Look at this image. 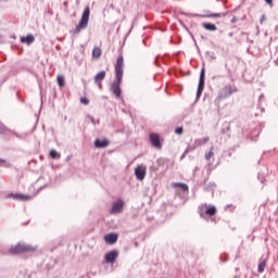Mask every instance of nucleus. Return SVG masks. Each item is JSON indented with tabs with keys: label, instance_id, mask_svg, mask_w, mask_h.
<instances>
[{
	"label": "nucleus",
	"instance_id": "nucleus-1",
	"mask_svg": "<svg viewBox=\"0 0 278 278\" xmlns=\"http://www.w3.org/2000/svg\"><path fill=\"white\" fill-rule=\"evenodd\" d=\"M125 66V59L123 55H119L117 58L116 64H115V77L116 80L112 84V92L117 97V99H121V84H123V67Z\"/></svg>",
	"mask_w": 278,
	"mask_h": 278
},
{
	"label": "nucleus",
	"instance_id": "nucleus-2",
	"mask_svg": "<svg viewBox=\"0 0 278 278\" xmlns=\"http://www.w3.org/2000/svg\"><path fill=\"white\" fill-rule=\"evenodd\" d=\"M36 247L28 245L25 243H17L14 247H11L9 253L11 255H21V253H34L36 251Z\"/></svg>",
	"mask_w": 278,
	"mask_h": 278
},
{
	"label": "nucleus",
	"instance_id": "nucleus-3",
	"mask_svg": "<svg viewBox=\"0 0 278 278\" xmlns=\"http://www.w3.org/2000/svg\"><path fill=\"white\" fill-rule=\"evenodd\" d=\"M88 21H90V7L85 8V10L83 12V16H81L78 25L74 29V34H79V31H81V29H86L88 27Z\"/></svg>",
	"mask_w": 278,
	"mask_h": 278
},
{
	"label": "nucleus",
	"instance_id": "nucleus-4",
	"mask_svg": "<svg viewBox=\"0 0 278 278\" xmlns=\"http://www.w3.org/2000/svg\"><path fill=\"white\" fill-rule=\"evenodd\" d=\"M233 92H238V89L231 87V85L225 86L218 93V99H227V97H231Z\"/></svg>",
	"mask_w": 278,
	"mask_h": 278
},
{
	"label": "nucleus",
	"instance_id": "nucleus-5",
	"mask_svg": "<svg viewBox=\"0 0 278 278\" xmlns=\"http://www.w3.org/2000/svg\"><path fill=\"white\" fill-rule=\"evenodd\" d=\"M124 207H125V202L123 200H117L113 203V206L111 208V214H121Z\"/></svg>",
	"mask_w": 278,
	"mask_h": 278
},
{
	"label": "nucleus",
	"instance_id": "nucleus-6",
	"mask_svg": "<svg viewBox=\"0 0 278 278\" xmlns=\"http://www.w3.org/2000/svg\"><path fill=\"white\" fill-rule=\"evenodd\" d=\"M118 257V252L113 250L105 254V262L108 264H114Z\"/></svg>",
	"mask_w": 278,
	"mask_h": 278
},
{
	"label": "nucleus",
	"instance_id": "nucleus-7",
	"mask_svg": "<svg viewBox=\"0 0 278 278\" xmlns=\"http://www.w3.org/2000/svg\"><path fill=\"white\" fill-rule=\"evenodd\" d=\"M150 142L155 149H162V142L160 141V135L151 134L150 135Z\"/></svg>",
	"mask_w": 278,
	"mask_h": 278
},
{
	"label": "nucleus",
	"instance_id": "nucleus-8",
	"mask_svg": "<svg viewBox=\"0 0 278 278\" xmlns=\"http://www.w3.org/2000/svg\"><path fill=\"white\" fill-rule=\"evenodd\" d=\"M135 175L137 177V179H139L140 181H142V179H144V177H147V168L142 167V166H138L135 169Z\"/></svg>",
	"mask_w": 278,
	"mask_h": 278
},
{
	"label": "nucleus",
	"instance_id": "nucleus-9",
	"mask_svg": "<svg viewBox=\"0 0 278 278\" xmlns=\"http://www.w3.org/2000/svg\"><path fill=\"white\" fill-rule=\"evenodd\" d=\"M104 240L105 242H108V244H116V242L118 241V235L111 232L104 236Z\"/></svg>",
	"mask_w": 278,
	"mask_h": 278
},
{
	"label": "nucleus",
	"instance_id": "nucleus-10",
	"mask_svg": "<svg viewBox=\"0 0 278 278\" xmlns=\"http://www.w3.org/2000/svg\"><path fill=\"white\" fill-rule=\"evenodd\" d=\"M105 71H101L99 72L96 76H94V84L99 87L102 88L101 81H103V79H105Z\"/></svg>",
	"mask_w": 278,
	"mask_h": 278
},
{
	"label": "nucleus",
	"instance_id": "nucleus-11",
	"mask_svg": "<svg viewBox=\"0 0 278 278\" xmlns=\"http://www.w3.org/2000/svg\"><path fill=\"white\" fill-rule=\"evenodd\" d=\"M94 147L97 149H105V147H110V141L108 139H104V140L97 139L94 141Z\"/></svg>",
	"mask_w": 278,
	"mask_h": 278
},
{
	"label": "nucleus",
	"instance_id": "nucleus-12",
	"mask_svg": "<svg viewBox=\"0 0 278 278\" xmlns=\"http://www.w3.org/2000/svg\"><path fill=\"white\" fill-rule=\"evenodd\" d=\"M12 199H15V201H30L31 195H25L23 193H15L11 194Z\"/></svg>",
	"mask_w": 278,
	"mask_h": 278
},
{
	"label": "nucleus",
	"instance_id": "nucleus-13",
	"mask_svg": "<svg viewBox=\"0 0 278 278\" xmlns=\"http://www.w3.org/2000/svg\"><path fill=\"white\" fill-rule=\"evenodd\" d=\"M20 40L23 45H31L36 40V37L34 35H27L26 37H21Z\"/></svg>",
	"mask_w": 278,
	"mask_h": 278
},
{
	"label": "nucleus",
	"instance_id": "nucleus-14",
	"mask_svg": "<svg viewBox=\"0 0 278 278\" xmlns=\"http://www.w3.org/2000/svg\"><path fill=\"white\" fill-rule=\"evenodd\" d=\"M204 87H205V68H202L198 88H200V90H203Z\"/></svg>",
	"mask_w": 278,
	"mask_h": 278
},
{
	"label": "nucleus",
	"instance_id": "nucleus-15",
	"mask_svg": "<svg viewBox=\"0 0 278 278\" xmlns=\"http://www.w3.org/2000/svg\"><path fill=\"white\" fill-rule=\"evenodd\" d=\"M102 50H101V47H94L92 49V58H94L96 60H99V58H101L102 55Z\"/></svg>",
	"mask_w": 278,
	"mask_h": 278
},
{
	"label": "nucleus",
	"instance_id": "nucleus-16",
	"mask_svg": "<svg viewBox=\"0 0 278 278\" xmlns=\"http://www.w3.org/2000/svg\"><path fill=\"white\" fill-rule=\"evenodd\" d=\"M173 188H180V190H184V192H188L189 188L184 182H174L172 184Z\"/></svg>",
	"mask_w": 278,
	"mask_h": 278
},
{
	"label": "nucleus",
	"instance_id": "nucleus-17",
	"mask_svg": "<svg viewBox=\"0 0 278 278\" xmlns=\"http://www.w3.org/2000/svg\"><path fill=\"white\" fill-rule=\"evenodd\" d=\"M202 27L204 29H206L207 31H216V29H217L216 25H214L212 23H203Z\"/></svg>",
	"mask_w": 278,
	"mask_h": 278
},
{
	"label": "nucleus",
	"instance_id": "nucleus-18",
	"mask_svg": "<svg viewBox=\"0 0 278 278\" xmlns=\"http://www.w3.org/2000/svg\"><path fill=\"white\" fill-rule=\"evenodd\" d=\"M216 206H208L205 211L206 216H216Z\"/></svg>",
	"mask_w": 278,
	"mask_h": 278
},
{
	"label": "nucleus",
	"instance_id": "nucleus-19",
	"mask_svg": "<svg viewBox=\"0 0 278 278\" xmlns=\"http://www.w3.org/2000/svg\"><path fill=\"white\" fill-rule=\"evenodd\" d=\"M56 81L60 88H64V86H66V80L64 79V76L59 75L56 77Z\"/></svg>",
	"mask_w": 278,
	"mask_h": 278
},
{
	"label": "nucleus",
	"instance_id": "nucleus-20",
	"mask_svg": "<svg viewBox=\"0 0 278 278\" xmlns=\"http://www.w3.org/2000/svg\"><path fill=\"white\" fill-rule=\"evenodd\" d=\"M220 16H225V13H215V14L203 15V18H220Z\"/></svg>",
	"mask_w": 278,
	"mask_h": 278
},
{
	"label": "nucleus",
	"instance_id": "nucleus-21",
	"mask_svg": "<svg viewBox=\"0 0 278 278\" xmlns=\"http://www.w3.org/2000/svg\"><path fill=\"white\" fill-rule=\"evenodd\" d=\"M50 157H51L52 160H60L61 155H60V153H58V151L51 150V151H50Z\"/></svg>",
	"mask_w": 278,
	"mask_h": 278
},
{
	"label": "nucleus",
	"instance_id": "nucleus-22",
	"mask_svg": "<svg viewBox=\"0 0 278 278\" xmlns=\"http://www.w3.org/2000/svg\"><path fill=\"white\" fill-rule=\"evenodd\" d=\"M266 270V261H261L258 264V273H264Z\"/></svg>",
	"mask_w": 278,
	"mask_h": 278
},
{
	"label": "nucleus",
	"instance_id": "nucleus-23",
	"mask_svg": "<svg viewBox=\"0 0 278 278\" xmlns=\"http://www.w3.org/2000/svg\"><path fill=\"white\" fill-rule=\"evenodd\" d=\"M211 157H214V147H212L210 152L205 154V160H207V162H210Z\"/></svg>",
	"mask_w": 278,
	"mask_h": 278
},
{
	"label": "nucleus",
	"instance_id": "nucleus-24",
	"mask_svg": "<svg viewBox=\"0 0 278 278\" xmlns=\"http://www.w3.org/2000/svg\"><path fill=\"white\" fill-rule=\"evenodd\" d=\"M80 103H83V105H88L90 100H88V98H80Z\"/></svg>",
	"mask_w": 278,
	"mask_h": 278
},
{
	"label": "nucleus",
	"instance_id": "nucleus-25",
	"mask_svg": "<svg viewBox=\"0 0 278 278\" xmlns=\"http://www.w3.org/2000/svg\"><path fill=\"white\" fill-rule=\"evenodd\" d=\"M175 134H177L178 136H181V134H184V127H177L175 129Z\"/></svg>",
	"mask_w": 278,
	"mask_h": 278
},
{
	"label": "nucleus",
	"instance_id": "nucleus-26",
	"mask_svg": "<svg viewBox=\"0 0 278 278\" xmlns=\"http://www.w3.org/2000/svg\"><path fill=\"white\" fill-rule=\"evenodd\" d=\"M202 144H206V142H210V137H204L201 140Z\"/></svg>",
	"mask_w": 278,
	"mask_h": 278
},
{
	"label": "nucleus",
	"instance_id": "nucleus-27",
	"mask_svg": "<svg viewBox=\"0 0 278 278\" xmlns=\"http://www.w3.org/2000/svg\"><path fill=\"white\" fill-rule=\"evenodd\" d=\"M264 21H266V15H262V17H261V20H260L261 25L264 24Z\"/></svg>",
	"mask_w": 278,
	"mask_h": 278
},
{
	"label": "nucleus",
	"instance_id": "nucleus-28",
	"mask_svg": "<svg viewBox=\"0 0 278 278\" xmlns=\"http://www.w3.org/2000/svg\"><path fill=\"white\" fill-rule=\"evenodd\" d=\"M265 2L267 3V5H269L270 8H273V0H265Z\"/></svg>",
	"mask_w": 278,
	"mask_h": 278
},
{
	"label": "nucleus",
	"instance_id": "nucleus-29",
	"mask_svg": "<svg viewBox=\"0 0 278 278\" xmlns=\"http://www.w3.org/2000/svg\"><path fill=\"white\" fill-rule=\"evenodd\" d=\"M201 92H203V89H200V87H198V96L201 94Z\"/></svg>",
	"mask_w": 278,
	"mask_h": 278
}]
</instances>
